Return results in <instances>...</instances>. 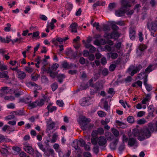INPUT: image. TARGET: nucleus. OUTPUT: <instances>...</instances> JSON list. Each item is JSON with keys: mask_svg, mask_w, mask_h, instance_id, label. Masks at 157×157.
Returning <instances> with one entry per match:
<instances>
[{"mask_svg": "<svg viewBox=\"0 0 157 157\" xmlns=\"http://www.w3.org/2000/svg\"><path fill=\"white\" fill-rule=\"evenodd\" d=\"M154 131L157 132V129L156 128L153 124L151 123H149L147 127L140 130L137 128L133 129L132 133L135 136H138V139L140 141L149 138L151 135L152 132Z\"/></svg>", "mask_w": 157, "mask_h": 157, "instance_id": "1", "label": "nucleus"}, {"mask_svg": "<svg viewBox=\"0 0 157 157\" xmlns=\"http://www.w3.org/2000/svg\"><path fill=\"white\" fill-rule=\"evenodd\" d=\"M90 121V120L87 118L85 117H83L79 122V124L81 127V128L83 130L89 129L93 125L89 123Z\"/></svg>", "mask_w": 157, "mask_h": 157, "instance_id": "2", "label": "nucleus"}, {"mask_svg": "<svg viewBox=\"0 0 157 157\" xmlns=\"http://www.w3.org/2000/svg\"><path fill=\"white\" fill-rule=\"evenodd\" d=\"M105 35V37L109 39H113L115 40H117L119 36V33L116 31H113L111 33H106Z\"/></svg>", "mask_w": 157, "mask_h": 157, "instance_id": "3", "label": "nucleus"}, {"mask_svg": "<svg viewBox=\"0 0 157 157\" xmlns=\"http://www.w3.org/2000/svg\"><path fill=\"white\" fill-rule=\"evenodd\" d=\"M97 85H92L90 86L92 88L90 89V93L91 95H93L94 93H96L101 89L102 85L100 83H96Z\"/></svg>", "mask_w": 157, "mask_h": 157, "instance_id": "4", "label": "nucleus"}, {"mask_svg": "<svg viewBox=\"0 0 157 157\" xmlns=\"http://www.w3.org/2000/svg\"><path fill=\"white\" fill-rule=\"evenodd\" d=\"M147 28L152 32H155L157 29V21H155L151 23L148 22L147 24Z\"/></svg>", "mask_w": 157, "mask_h": 157, "instance_id": "5", "label": "nucleus"}, {"mask_svg": "<svg viewBox=\"0 0 157 157\" xmlns=\"http://www.w3.org/2000/svg\"><path fill=\"white\" fill-rule=\"evenodd\" d=\"M23 149L24 150L30 154H33L34 153V149L29 144L25 142L23 144Z\"/></svg>", "mask_w": 157, "mask_h": 157, "instance_id": "6", "label": "nucleus"}, {"mask_svg": "<svg viewBox=\"0 0 157 157\" xmlns=\"http://www.w3.org/2000/svg\"><path fill=\"white\" fill-rule=\"evenodd\" d=\"M122 7L118 10L115 11V15L118 17H122L124 15L126 10L125 8L126 9L127 8H125L123 7L121 5Z\"/></svg>", "mask_w": 157, "mask_h": 157, "instance_id": "7", "label": "nucleus"}, {"mask_svg": "<svg viewBox=\"0 0 157 157\" xmlns=\"http://www.w3.org/2000/svg\"><path fill=\"white\" fill-rule=\"evenodd\" d=\"M90 98H83L80 100V104L83 106H88L90 104Z\"/></svg>", "mask_w": 157, "mask_h": 157, "instance_id": "8", "label": "nucleus"}, {"mask_svg": "<svg viewBox=\"0 0 157 157\" xmlns=\"http://www.w3.org/2000/svg\"><path fill=\"white\" fill-rule=\"evenodd\" d=\"M97 142L99 146H103L106 144L107 140L104 136H101L98 138Z\"/></svg>", "mask_w": 157, "mask_h": 157, "instance_id": "9", "label": "nucleus"}, {"mask_svg": "<svg viewBox=\"0 0 157 157\" xmlns=\"http://www.w3.org/2000/svg\"><path fill=\"white\" fill-rule=\"evenodd\" d=\"M104 133L103 129L101 128H99L97 130H95L93 131L92 136L93 137H95L98 135H103Z\"/></svg>", "mask_w": 157, "mask_h": 157, "instance_id": "10", "label": "nucleus"}, {"mask_svg": "<svg viewBox=\"0 0 157 157\" xmlns=\"http://www.w3.org/2000/svg\"><path fill=\"white\" fill-rule=\"evenodd\" d=\"M29 98H26L24 100V101L25 102V103L28 104V106L29 107H30L31 109L33 108L36 107L38 106L37 104V100H36L34 102H31L30 101H26L29 100Z\"/></svg>", "mask_w": 157, "mask_h": 157, "instance_id": "11", "label": "nucleus"}, {"mask_svg": "<svg viewBox=\"0 0 157 157\" xmlns=\"http://www.w3.org/2000/svg\"><path fill=\"white\" fill-rule=\"evenodd\" d=\"M56 125L55 123L52 121V119L49 120L47 122V128L49 130L53 129L55 127Z\"/></svg>", "mask_w": 157, "mask_h": 157, "instance_id": "12", "label": "nucleus"}, {"mask_svg": "<svg viewBox=\"0 0 157 157\" xmlns=\"http://www.w3.org/2000/svg\"><path fill=\"white\" fill-rule=\"evenodd\" d=\"M63 67L67 69H73L74 68H76V66L72 64H69L66 61H64L62 63Z\"/></svg>", "mask_w": 157, "mask_h": 157, "instance_id": "13", "label": "nucleus"}, {"mask_svg": "<svg viewBox=\"0 0 157 157\" xmlns=\"http://www.w3.org/2000/svg\"><path fill=\"white\" fill-rule=\"evenodd\" d=\"M153 65H149L145 69L144 72L139 74L138 75V77L139 78H141V75H142V73L144 74L145 73H149L151 72L153 70L152 67Z\"/></svg>", "mask_w": 157, "mask_h": 157, "instance_id": "14", "label": "nucleus"}, {"mask_svg": "<svg viewBox=\"0 0 157 157\" xmlns=\"http://www.w3.org/2000/svg\"><path fill=\"white\" fill-rule=\"evenodd\" d=\"M128 145L130 147L134 145L137 146V142L135 139L133 138H129L128 139Z\"/></svg>", "mask_w": 157, "mask_h": 157, "instance_id": "15", "label": "nucleus"}, {"mask_svg": "<svg viewBox=\"0 0 157 157\" xmlns=\"http://www.w3.org/2000/svg\"><path fill=\"white\" fill-rule=\"evenodd\" d=\"M78 26V24L76 23H72L70 26L71 32L72 33H77V26Z\"/></svg>", "mask_w": 157, "mask_h": 157, "instance_id": "16", "label": "nucleus"}, {"mask_svg": "<svg viewBox=\"0 0 157 157\" xmlns=\"http://www.w3.org/2000/svg\"><path fill=\"white\" fill-rule=\"evenodd\" d=\"M129 36L131 40H133L136 37V31L134 28H130L129 29Z\"/></svg>", "mask_w": 157, "mask_h": 157, "instance_id": "17", "label": "nucleus"}, {"mask_svg": "<svg viewBox=\"0 0 157 157\" xmlns=\"http://www.w3.org/2000/svg\"><path fill=\"white\" fill-rule=\"evenodd\" d=\"M52 103H50L47 107L46 109L49 112L52 113L57 109V107L56 106H52Z\"/></svg>", "mask_w": 157, "mask_h": 157, "instance_id": "18", "label": "nucleus"}, {"mask_svg": "<svg viewBox=\"0 0 157 157\" xmlns=\"http://www.w3.org/2000/svg\"><path fill=\"white\" fill-rule=\"evenodd\" d=\"M48 151L49 152H48L47 151L45 150V151L44 152L45 155L47 156H49L50 155L52 156H53L55 155V152L54 150L52 148H48L47 149Z\"/></svg>", "mask_w": 157, "mask_h": 157, "instance_id": "19", "label": "nucleus"}, {"mask_svg": "<svg viewBox=\"0 0 157 157\" xmlns=\"http://www.w3.org/2000/svg\"><path fill=\"white\" fill-rule=\"evenodd\" d=\"M29 85L31 86H34V91L40 90L41 89V87L39 85L36 84L34 82H29Z\"/></svg>", "mask_w": 157, "mask_h": 157, "instance_id": "20", "label": "nucleus"}, {"mask_svg": "<svg viewBox=\"0 0 157 157\" xmlns=\"http://www.w3.org/2000/svg\"><path fill=\"white\" fill-rule=\"evenodd\" d=\"M17 74L18 78L21 79H24L26 77L25 73L24 72L21 71L20 70H19L18 72H17Z\"/></svg>", "mask_w": 157, "mask_h": 157, "instance_id": "21", "label": "nucleus"}, {"mask_svg": "<svg viewBox=\"0 0 157 157\" xmlns=\"http://www.w3.org/2000/svg\"><path fill=\"white\" fill-rule=\"evenodd\" d=\"M105 4V2H103L102 1H98L95 3H94L93 5V7L94 9L95 8L98 6H104Z\"/></svg>", "mask_w": 157, "mask_h": 157, "instance_id": "22", "label": "nucleus"}, {"mask_svg": "<svg viewBox=\"0 0 157 157\" xmlns=\"http://www.w3.org/2000/svg\"><path fill=\"white\" fill-rule=\"evenodd\" d=\"M8 74V72L6 71L0 72V78H5L8 79L9 78Z\"/></svg>", "mask_w": 157, "mask_h": 157, "instance_id": "23", "label": "nucleus"}, {"mask_svg": "<svg viewBox=\"0 0 157 157\" xmlns=\"http://www.w3.org/2000/svg\"><path fill=\"white\" fill-rule=\"evenodd\" d=\"M11 40V39L9 38L8 36H6V39L3 38L2 37L0 36V42L3 43H9L10 41Z\"/></svg>", "mask_w": 157, "mask_h": 157, "instance_id": "24", "label": "nucleus"}, {"mask_svg": "<svg viewBox=\"0 0 157 157\" xmlns=\"http://www.w3.org/2000/svg\"><path fill=\"white\" fill-rule=\"evenodd\" d=\"M41 70L43 71L47 72V73H48L51 69L50 66H49L48 65L44 64L41 68Z\"/></svg>", "mask_w": 157, "mask_h": 157, "instance_id": "25", "label": "nucleus"}, {"mask_svg": "<svg viewBox=\"0 0 157 157\" xmlns=\"http://www.w3.org/2000/svg\"><path fill=\"white\" fill-rule=\"evenodd\" d=\"M66 55L69 57H73L74 56V51L71 49H68L66 52Z\"/></svg>", "mask_w": 157, "mask_h": 157, "instance_id": "26", "label": "nucleus"}, {"mask_svg": "<svg viewBox=\"0 0 157 157\" xmlns=\"http://www.w3.org/2000/svg\"><path fill=\"white\" fill-rule=\"evenodd\" d=\"M117 4L114 2L109 3L108 6V10H112L113 9L116 8Z\"/></svg>", "mask_w": 157, "mask_h": 157, "instance_id": "27", "label": "nucleus"}, {"mask_svg": "<svg viewBox=\"0 0 157 157\" xmlns=\"http://www.w3.org/2000/svg\"><path fill=\"white\" fill-rule=\"evenodd\" d=\"M105 136L108 140H111L114 137L112 134L109 132L105 133Z\"/></svg>", "mask_w": 157, "mask_h": 157, "instance_id": "28", "label": "nucleus"}, {"mask_svg": "<svg viewBox=\"0 0 157 157\" xmlns=\"http://www.w3.org/2000/svg\"><path fill=\"white\" fill-rule=\"evenodd\" d=\"M40 77V75L37 74L36 73L34 75H31V79L33 81H35L38 79V78Z\"/></svg>", "mask_w": 157, "mask_h": 157, "instance_id": "29", "label": "nucleus"}, {"mask_svg": "<svg viewBox=\"0 0 157 157\" xmlns=\"http://www.w3.org/2000/svg\"><path fill=\"white\" fill-rule=\"evenodd\" d=\"M58 137L57 133H55L52 136V139L51 141V143H54L56 142L57 140V138Z\"/></svg>", "mask_w": 157, "mask_h": 157, "instance_id": "30", "label": "nucleus"}, {"mask_svg": "<svg viewBox=\"0 0 157 157\" xmlns=\"http://www.w3.org/2000/svg\"><path fill=\"white\" fill-rule=\"evenodd\" d=\"M65 77L64 75L63 74H59L58 77L57 78L58 79V81L60 83H61L63 81V79Z\"/></svg>", "mask_w": 157, "mask_h": 157, "instance_id": "31", "label": "nucleus"}, {"mask_svg": "<svg viewBox=\"0 0 157 157\" xmlns=\"http://www.w3.org/2000/svg\"><path fill=\"white\" fill-rule=\"evenodd\" d=\"M72 146L75 150L78 149L79 147L78 141H73L72 144Z\"/></svg>", "mask_w": 157, "mask_h": 157, "instance_id": "32", "label": "nucleus"}, {"mask_svg": "<svg viewBox=\"0 0 157 157\" xmlns=\"http://www.w3.org/2000/svg\"><path fill=\"white\" fill-rule=\"evenodd\" d=\"M51 87L52 88V91H54L57 88L58 85L57 82H55L51 85Z\"/></svg>", "mask_w": 157, "mask_h": 157, "instance_id": "33", "label": "nucleus"}, {"mask_svg": "<svg viewBox=\"0 0 157 157\" xmlns=\"http://www.w3.org/2000/svg\"><path fill=\"white\" fill-rule=\"evenodd\" d=\"M0 91L4 94H7L9 93V88L6 86L2 87Z\"/></svg>", "mask_w": 157, "mask_h": 157, "instance_id": "34", "label": "nucleus"}, {"mask_svg": "<svg viewBox=\"0 0 157 157\" xmlns=\"http://www.w3.org/2000/svg\"><path fill=\"white\" fill-rule=\"evenodd\" d=\"M45 100L44 99H41L40 100H37L38 106L41 107L44 104V102Z\"/></svg>", "mask_w": 157, "mask_h": 157, "instance_id": "35", "label": "nucleus"}, {"mask_svg": "<svg viewBox=\"0 0 157 157\" xmlns=\"http://www.w3.org/2000/svg\"><path fill=\"white\" fill-rule=\"evenodd\" d=\"M111 131L116 137H117L119 135V132L117 129L114 128H112Z\"/></svg>", "mask_w": 157, "mask_h": 157, "instance_id": "36", "label": "nucleus"}, {"mask_svg": "<svg viewBox=\"0 0 157 157\" xmlns=\"http://www.w3.org/2000/svg\"><path fill=\"white\" fill-rule=\"evenodd\" d=\"M24 69L25 71L29 73H31L33 71V68L29 67L26 66Z\"/></svg>", "mask_w": 157, "mask_h": 157, "instance_id": "37", "label": "nucleus"}, {"mask_svg": "<svg viewBox=\"0 0 157 157\" xmlns=\"http://www.w3.org/2000/svg\"><path fill=\"white\" fill-rule=\"evenodd\" d=\"M48 73L49 74L50 76L53 78H55L57 75V73L54 71H51V70Z\"/></svg>", "mask_w": 157, "mask_h": 157, "instance_id": "38", "label": "nucleus"}, {"mask_svg": "<svg viewBox=\"0 0 157 157\" xmlns=\"http://www.w3.org/2000/svg\"><path fill=\"white\" fill-rule=\"evenodd\" d=\"M8 69V67L4 64H0V70L2 71L4 70H7Z\"/></svg>", "mask_w": 157, "mask_h": 157, "instance_id": "39", "label": "nucleus"}, {"mask_svg": "<svg viewBox=\"0 0 157 157\" xmlns=\"http://www.w3.org/2000/svg\"><path fill=\"white\" fill-rule=\"evenodd\" d=\"M37 144L38 146V147L40 148V149L43 152H44L45 151L46 149L44 147L43 145L41 143V142H39L37 143Z\"/></svg>", "mask_w": 157, "mask_h": 157, "instance_id": "40", "label": "nucleus"}, {"mask_svg": "<svg viewBox=\"0 0 157 157\" xmlns=\"http://www.w3.org/2000/svg\"><path fill=\"white\" fill-rule=\"evenodd\" d=\"M59 66L58 64L57 63L53 64L52 66L50 67V69L51 71H56L57 68Z\"/></svg>", "mask_w": 157, "mask_h": 157, "instance_id": "41", "label": "nucleus"}, {"mask_svg": "<svg viewBox=\"0 0 157 157\" xmlns=\"http://www.w3.org/2000/svg\"><path fill=\"white\" fill-rule=\"evenodd\" d=\"M102 73L104 76H107L109 73V71L108 69L106 68H104L102 71Z\"/></svg>", "mask_w": 157, "mask_h": 157, "instance_id": "42", "label": "nucleus"}, {"mask_svg": "<svg viewBox=\"0 0 157 157\" xmlns=\"http://www.w3.org/2000/svg\"><path fill=\"white\" fill-rule=\"evenodd\" d=\"M147 122L146 121L144 118L140 119L137 121V124H143Z\"/></svg>", "mask_w": 157, "mask_h": 157, "instance_id": "43", "label": "nucleus"}, {"mask_svg": "<svg viewBox=\"0 0 157 157\" xmlns=\"http://www.w3.org/2000/svg\"><path fill=\"white\" fill-rule=\"evenodd\" d=\"M6 26L4 28V30L6 32H9L10 31L11 25L10 23L6 25Z\"/></svg>", "mask_w": 157, "mask_h": 157, "instance_id": "44", "label": "nucleus"}, {"mask_svg": "<svg viewBox=\"0 0 157 157\" xmlns=\"http://www.w3.org/2000/svg\"><path fill=\"white\" fill-rule=\"evenodd\" d=\"M4 99L5 100L12 101L15 99V98L12 96H6L4 97Z\"/></svg>", "mask_w": 157, "mask_h": 157, "instance_id": "45", "label": "nucleus"}, {"mask_svg": "<svg viewBox=\"0 0 157 157\" xmlns=\"http://www.w3.org/2000/svg\"><path fill=\"white\" fill-rule=\"evenodd\" d=\"M147 48V46L144 44L140 45L139 47V50L141 51H144L145 49H146Z\"/></svg>", "mask_w": 157, "mask_h": 157, "instance_id": "46", "label": "nucleus"}, {"mask_svg": "<svg viewBox=\"0 0 157 157\" xmlns=\"http://www.w3.org/2000/svg\"><path fill=\"white\" fill-rule=\"evenodd\" d=\"M109 122V119L108 118L105 119V120H102L101 121V124L103 125H106Z\"/></svg>", "mask_w": 157, "mask_h": 157, "instance_id": "47", "label": "nucleus"}, {"mask_svg": "<svg viewBox=\"0 0 157 157\" xmlns=\"http://www.w3.org/2000/svg\"><path fill=\"white\" fill-rule=\"evenodd\" d=\"M125 144L124 143H121L118 149L120 151H122L125 149Z\"/></svg>", "mask_w": 157, "mask_h": 157, "instance_id": "48", "label": "nucleus"}, {"mask_svg": "<svg viewBox=\"0 0 157 157\" xmlns=\"http://www.w3.org/2000/svg\"><path fill=\"white\" fill-rule=\"evenodd\" d=\"M14 93L15 96L17 97H19L20 95L23 94V92L21 91H18L16 92H15V91H14Z\"/></svg>", "mask_w": 157, "mask_h": 157, "instance_id": "49", "label": "nucleus"}, {"mask_svg": "<svg viewBox=\"0 0 157 157\" xmlns=\"http://www.w3.org/2000/svg\"><path fill=\"white\" fill-rule=\"evenodd\" d=\"M134 121V118L132 116H129L127 118L128 122L130 123L133 122Z\"/></svg>", "mask_w": 157, "mask_h": 157, "instance_id": "50", "label": "nucleus"}, {"mask_svg": "<svg viewBox=\"0 0 157 157\" xmlns=\"http://www.w3.org/2000/svg\"><path fill=\"white\" fill-rule=\"evenodd\" d=\"M40 33L39 31H36L33 33V34L32 38H34L35 37H38V38H40V37L39 36Z\"/></svg>", "mask_w": 157, "mask_h": 157, "instance_id": "51", "label": "nucleus"}, {"mask_svg": "<svg viewBox=\"0 0 157 157\" xmlns=\"http://www.w3.org/2000/svg\"><path fill=\"white\" fill-rule=\"evenodd\" d=\"M98 115L101 117H103L105 116L106 115V113L102 111H99L98 112Z\"/></svg>", "mask_w": 157, "mask_h": 157, "instance_id": "52", "label": "nucleus"}, {"mask_svg": "<svg viewBox=\"0 0 157 157\" xmlns=\"http://www.w3.org/2000/svg\"><path fill=\"white\" fill-rule=\"evenodd\" d=\"M0 152L2 154H6L8 152V150L4 147H2L0 150Z\"/></svg>", "mask_w": 157, "mask_h": 157, "instance_id": "53", "label": "nucleus"}, {"mask_svg": "<svg viewBox=\"0 0 157 157\" xmlns=\"http://www.w3.org/2000/svg\"><path fill=\"white\" fill-rule=\"evenodd\" d=\"M110 28L109 26L107 24H104L103 25V30L104 31H106L109 30Z\"/></svg>", "mask_w": 157, "mask_h": 157, "instance_id": "54", "label": "nucleus"}, {"mask_svg": "<svg viewBox=\"0 0 157 157\" xmlns=\"http://www.w3.org/2000/svg\"><path fill=\"white\" fill-rule=\"evenodd\" d=\"M111 28L113 30V31H117V30L119 29V28L115 24H113L112 25Z\"/></svg>", "mask_w": 157, "mask_h": 157, "instance_id": "55", "label": "nucleus"}, {"mask_svg": "<svg viewBox=\"0 0 157 157\" xmlns=\"http://www.w3.org/2000/svg\"><path fill=\"white\" fill-rule=\"evenodd\" d=\"M116 67V65L114 64L111 65L109 67V71H114Z\"/></svg>", "mask_w": 157, "mask_h": 157, "instance_id": "56", "label": "nucleus"}, {"mask_svg": "<svg viewBox=\"0 0 157 157\" xmlns=\"http://www.w3.org/2000/svg\"><path fill=\"white\" fill-rule=\"evenodd\" d=\"M57 104L60 107H62L64 105V103L62 101L57 100L56 102Z\"/></svg>", "mask_w": 157, "mask_h": 157, "instance_id": "57", "label": "nucleus"}, {"mask_svg": "<svg viewBox=\"0 0 157 157\" xmlns=\"http://www.w3.org/2000/svg\"><path fill=\"white\" fill-rule=\"evenodd\" d=\"M91 141L92 144L94 145H96L98 142L96 138L94 137L91 138Z\"/></svg>", "mask_w": 157, "mask_h": 157, "instance_id": "58", "label": "nucleus"}, {"mask_svg": "<svg viewBox=\"0 0 157 157\" xmlns=\"http://www.w3.org/2000/svg\"><path fill=\"white\" fill-rule=\"evenodd\" d=\"M118 54L117 53L114 52L112 53L111 54V58L113 59H115L117 57Z\"/></svg>", "mask_w": 157, "mask_h": 157, "instance_id": "59", "label": "nucleus"}, {"mask_svg": "<svg viewBox=\"0 0 157 157\" xmlns=\"http://www.w3.org/2000/svg\"><path fill=\"white\" fill-rule=\"evenodd\" d=\"M145 86L146 90L148 91L149 92L152 90V87L151 85L147 84Z\"/></svg>", "mask_w": 157, "mask_h": 157, "instance_id": "60", "label": "nucleus"}, {"mask_svg": "<svg viewBox=\"0 0 157 157\" xmlns=\"http://www.w3.org/2000/svg\"><path fill=\"white\" fill-rule=\"evenodd\" d=\"M94 152L96 154H97L99 151V147L98 146H96L93 148Z\"/></svg>", "mask_w": 157, "mask_h": 157, "instance_id": "61", "label": "nucleus"}, {"mask_svg": "<svg viewBox=\"0 0 157 157\" xmlns=\"http://www.w3.org/2000/svg\"><path fill=\"white\" fill-rule=\"evenodd\" d=\"M73 7V5L72 4L68 3L67 6V8L69 10L71 11Z\"/></svg>", "mask_w": 157, "mask_h": 157, "instance_id": "62", "label": "nucleus"}, {"mask_svg": "<svg viewBox=\"0 0 157 157\" xmlns=\"http://www.w3.org/2000/svg\"><path fill=\"white\" fill-rule=\"evenodd\" d=\"M80 63L82 64H83L85 63V59L83 57H81L79 60Z\"/></svg>", "mask_w": 157, "mask_h": 157, "instance_id": "63", "label": "nucleus"}, {"mask_svg": "<svg viewBox=\"0 0 157 157\" xmlns=\"http://www.w3.org/2000/svg\"><path fill=\"white\" fill-rule=\"evenodd\" d=\"M83 155L85 157H91V154L89 152H84L83 153Z\"/></svg>", "mask_w": 157, "mask_h": 157, "instance_id": "64", "label": "nucleus"}]
</instances>
